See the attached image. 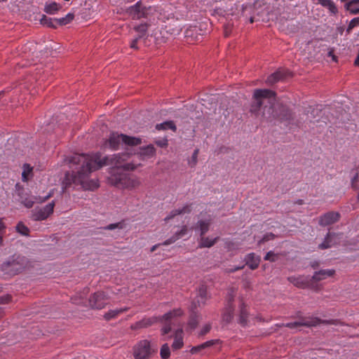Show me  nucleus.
<instances>
[{"instance_id":"obj_1","label":"nucleus","mask_w":359,"mask_h":359,"mask_svg":"<svg viewBox=\"0 0 359 359\" xmlns=\"http://www.w3.org/2000/svg\"><path fill=\"white\" fill-rule=\"evenodd\" d=\"M130 156L126 153L114 154L111 157L101 158L100 154H75L72 157L70 162L81 165L80 170L76 174L67 173L62 184L65 189L72 184H80L86 190L93 191L98 188L99 183L97 180H90L89 175L103 165H111L116 167L109 177V182L119 189H133L140 185V181L137 177L126 172H118V170H133L137 165L128 161Z\"/></svg>"},{"instance_id":"obj_2","label":"nucleus","mask_w":359,"mask_h":359,"mask_svg":"<svg viewBox=\"0 0 359 359\" xmlns=\"http://www.w3.org/2000/svg\"><path fill=\"white\" fill-rule=\"evenodd\" d=\"M253 103L250 111L256 115L259 113L266 118L274 117L273 106L276 101V93L269 89H256L253 93Z\"/></svg>"},{"instance_id":"obj_3","label":"nucleus","mask_w":359,"mask_h":359,"mask_svg":"<svg viewBox=\"0 0 359 359\" xmlns=\"http://www.w3.org/2000/svg\"><path fill=\"white\" fill-rule=\"evenodd\" d=\"M140 143L141 140L138 137L128 136L118 133H111L109 138L103 142L102 147L116 150L123 145L136 146Z\"/></svg>"},{"instance_id":"obj_4","label":"nucleus","mask_w":359,"mask_h":359,"mask_svg":"<svg viewBox=\"0 0 359 359\" xmlns=\"http://www.w3.org/2000/svg\"><path fill=\"white\" fill-rule=\"evenodd\" d=\"M29 261L24 257L12 258L1 265V269L5 275L15 276L29 267Z\"/></svg>"},{"instance_id":"obj_5","label":"nucleus","mask_w":359,"mask_h":359,"mask_svg":"<svg viewBox=\"0 0 359 359\" xmlns=\"http://www.w3.org/2000/svg\"><path fill=\"white\" fill-rule=\"evenodd\" d=\"M55 202L47 204L43 208H36L32 212L31 219L34 221H42L46 219L53 214Z\"/></svg>"},{"instance_id":"obj_6","label":"nucleus","mask_w":359,"mask_h":359,"mask_svg":"<svg viewBox=\"0 0 359 359\" xmlns=\"http://www.w3.org/2000/svg\"><path fill=\"white\" fill-rule=\"evenodd\" d=\"M109 303V297L104 292H95L89 299L90 306L93 309H102Z\"/></svg>"},{"instance_id":"obj_7","label":"nucleus","mask_w":359,"mask_h":359,"mask_svg":"<svg viewBox=\"0 0 359 359\" xmlns=\"http://www.w3.org/2000/svg\"><path fill=\"white\" fill-rule=\"evenodd\" d=\"M150 344L147 340L140 341L134 347V357L135 359H146L151 354Z\"/></svg>"},{"instance_id":"obj_8","label":"nucleus","mask_w":359,"mask_h":359,"mask_svg":"<svg viewBox=\"0 0 359 359\" xmlns=\"http://www.w3.org/2000/svg\"><path fill=\"white\" fill-rule=\"evenodd\" d=\"M150 10V7L147 8L145 6H142L141 2H137L135 5L129 7L127 9V13L133 19H140L141 18L146 17Z\"/></svg>"},{"instance_id":"obj_9","label":"nucleus","mask_w":359,"mask_h":359,"mask_svg":"<svg viewBox=\"0 0 359 359\" xmlns=\"http://www.w3.org/2000/svg\"><path fill=\"white\" fill-rule=\"evenodd\" d=\"M320 320L317 318H304L299 321L294 322V323H287L285 325L286 327L294 329L297 328L299 326H316L318 324H319Z\"/></svg>"},{"instance_id":"obj_10","label":"nucleus","mask_w":359,"mask_h":359,"mask_svg":"<svg viewBox=\"0 0 359 359\" xmlns=\"http://www.w3.org/2000/svg\"><path fill=\"white\" fill-rule=\"evenodd\" d=\"M340 218L337 212H329L322 215L319 219V224L321 226H327L337 222Z\"/></svg>"},{"instance_id":"obj_11","label":"nucleus","mask_w":359,"mask_h":359,"mask_svg":"<svg viewBox=\"0 0 359 359\" xmlns=\"http://www.w3.org/2000/svg\"><path fill=\"white\" fill-rule=\"evenodd\" d=\"M339 241V236L335 233H328L324 241L319 245L320 249H327L336 245Z\"/></svg>"},{"instance_id":"obj_12","label":"nucleus","mask_w":359,"mask_h":359,"mask_svg":"<svg viewBox=\"0 0 359 359\" xmlns=\"http://www.w3.org/2000/svg\"><path fill=\"white\" fill-rule=\"evenodd\" d=\"M187 233H188L187 226H183L179 231H177L175 233V235H173L172 237H170V238L165 241L163 243V245H168L170 244H172V243H175L176 241H177L178 239L185 236L187 234Z\"/></svg>"},{"instance_id":"obj_13","label":"nucleus","mask_w":359,"mask_h":359,"mask_svg":"<svg viewBox=\"0 0 359 359\" xmlns=\"http://www.w3.org/2000/svg\"><path fill=\"white\" fill-rule=\"evenodd\" d=\"M183 345V331L182 329H178L175 333L174 341L172 344V348L173 350H178L182 348Z\"/></svg>"},{"instance_id":"obj_14","label":"nucleus","mask_w":359,"mask_h":359,"mask_svg":"<svg viewBox=\"0 0 359 359\" xmlns=\"http://www.w3.org/2000/svg\"><path fill=\"white\" fill-rule=\"evenodd\" d=\"M335 273L334 269H325L316 271L313 276V279L316 281H320L327 278V277L332 276Z\"/></svg>"},{"instance_id":"obj_15","label":"nucleus","mask_w":359,"mask_h":359,"mask_svg":"<svg viewBox=\"0 0 359 359\" xmlns=\"http://www.w3.org/2000/svg\"><path fill=\"white\" fill-rule=\"evenodd\" d=\"M246 264L252 270L257 269L259 264L260 258L255 253H250L245 257Z\"/></svg>"},{"instance_id":"obj_16","label":"nucleus","mask_w":359,"mask_h":359,"mask_svg":"<svg viewBox=\"0 0 359 359\" xmlns=\"http://www.w3.org/2000/svg\"><path fill=\"white\" fill-rule=\"evenodd\" d=\"M62 8V6L56 3V2H49L46 3L44 7V11L50 15H55L56 14L60 9Z\"/></svg>"},{"instance_id":"obj_17","label":"nucleus","mask_w":359,"mask_h":359,"mask_svg":"<svg viewBox=\"0 0 359 359\" xmlns=\"http://www.w3.org/2000/svg\"><path fill=\"white\" fill-rule=\"evenodd\" d=\"M190 207L189 205H184L182 208H176L170 212L169 215L165 218V221H168L176 215L184 214L190 212Z\"/></svg>"},{"instance_id":"obj_18","label":"nucleus","mask_w":359,"mask_h":359,"mask_svg":"<svg viewBox=\"0 0 359 359\" xmlns=\"http://www.w3.org/2000/svg\"><path fill=\"white\" fill-rule=\"evenodd\" d=\"M217 239L218 237L212 238L209 237H204L203 236L201 237L200 241L198 243V246L200 248H210L216 243Z\"/></svg>"},{"instance_id":"obj_19","label":"nucleus","mask_w":359,"mask_h":359,"mask_svg":"<svg viewBox=\"0 0 359 359\" xmlns=\"http://www.w3.org/2000/svg\"><path fill=\"white\" fill-rule=\"evenodd\" d=\"M318 3L322 6L327 8L331 13H337V8L332 0H317Z\"/></svg>"},{"instance_id":"obj_20","label":"nucleus","mask_w":359,"mask_h":359,"mask_svg":"<svg viewBox=\"0 0 359 359\" xmlns=\"http://www.w3.org/2000/svg\"><path fill=\"white\" fill-rule=\"evenodd\" d=\"M127 307L121 308V309H115L109 311L107 313L104 314V318L107 320H111L119 316L121 313L128 311Z\"/></svg>"},{"instance_id":"obj_21","label":"nucleus","mask_w":359,"mask_h":359,"mask_svg":"<svg viewBox=\"0 0 359 359\" xmlns=\"http://www.w3.org/2000/svg\"><path fill=\"white\" fill-rule=\"evenodd\" d=\"M74 18V15L73 13H68L65 17L60 18H54V21L55 22L57 26V25H65L71 22Z\"/></svg>"},{"instance_id":"obj_22","label":"nucleus","mask_w":359,"mask_h":359,"mask_svg":"<svg viewBox=\"0 0 359 359\" xmlns=\"http://www.w3.org/2000/svg\"><path fill=\"white\" fill-rule=\"evenodd\" d=\"M216 341H217L216 340H210V341H205L198 346H194L191 349V353L192 354L196 353L205 348L212 346L213 344H215Z\"/></svg>"},{"instance_id":"obj_23","label":"nucleus","mask_w":359,"mask_h":359,"mask_svg":"<svg viewBox=\"0 0 359 359\" xmlns=\"http://www.w3.org/2000/svg\"><path fill=\"white\" fill-rule=\"evenodd\" d=\"M210 220H201L197 223L196 229L200 231L201 236H203L209 229Z\"/></svg>"},{"instance_id":"obj_24","label":"nucleus","mask_w":359,"mask_h":359,"mask_svg":"<svg viewBox=\"0 0 359 359\" xmlns=\"http://www.w3.org/2000/svg\"><path fill=\"white\" fill-rule=\"evenodd\" d=\"M183 314L181 309H176L170 312L165 313L163 316V320H170L175 317L180 316Z\"/></svg>"},{"instance_id":"obj_25","label":"nucleus","mask_w":359,"mask_h":359,"mask_svg":"<svg viewBox=\"0 0 359 359\" xmlns=\"http://www.w3.org/2000/svg\"><path fill=\"white\" fill-rule=\"evenodd\" d=\"M282 77L283 74L280 72H274L266 79V83L269 85H272L280 80Z\"/></svg>"},{"instance_id":"obj_26","label":"nucleus","mask_w":359,"mask_h":359,"mask_svg":"<svg viewBox=\"0 0 359 359\" xmlns=\"http://www.w3.org/2000/svg\"><path fill=\"white\" fill-rule=\"evenodd\" d=\"M233 309L231 306H227L222 316V320L226 323H230L233 319Z\"/></svg>"},{"instance_id":"obj_27","label":"nucleus","mask_w":359,"mask_h":359,"mask_svg":"<svg viewBox=\"0 0 359 359\" xmlns=\"http://www.w3.org/2000/svg\"><path fill=\"white\" fill-rule=\"evenodd\" d=\"M248 322V311L244 305H241L239 315V323L245 325Z\"/></svg>"},{"instance_id":"obj_28","label":"nucleus","mask_w":359,"mask_h":359,"mask_svg":"<svg viewBox=\"0 0 359 359\" xmlns=\"http://www.w3.org/2000/svg\"><path fill=\"white\" fill-rule=\"evenodd\" d=\"M40 22L41 25L47 26L48 27H57V25L54 21V18H48L44 15L41 18Z\"/></svg>"},{"instance_id":"obj_29","label":"nucleus","mask_w":359,"mask_h":359,"mask_svg":"<svg viewBox=\"0 0 359 359\" xmlns=\"http://www.w3.org/2000/svg\"><path fill=\"white\" fill-rule=\"evenodd\" d=\"M156 128L157 130L171 129L175 131L176 130V126L172 121H165L162 123L157 124Z\"/></svg>"},{"instance_id":"obj_30","label":"nucleus","mask_w":359,"mask_h":359,"mask_svg":"<svg viewBox=\"0 0 359 359\" xmlns=\"http://www.w3.org/2000/svg\"><path fill=\"white\" fill-rule=\"evenodd\" d=\"M140 154L144 157L149 158L155 154V149L152 145H148L142 149Z\"/></svg>"},{"instance_id":"obj_31","label":"nucleus","mask_w":359,"mask_h":359,"mask_svg":"<svg viewBox=\"0 0 359 359\" xmlns=\"http://www.w3.org/2000/svg\"><path fill=\"white\" fill-rule=\"evenodd\" d=\"M208 299L207 290L204 287L199 289L198 294L197 296V301L200 304H205V300Z\"/></svg>"},{"instance_id":"obj_32","label":"nucleus","mask_w":359,"mask_h":359,"mask_svg":"<svg viewBox=\"0 0 359 359\" xmlns=\"http://www.w3.org/2000/svg\"><path fill=\"white\" fill-rule=\"evenodd\" d=\"M289 281L291 282L294 285L298 287H303L306 285V283L301 277H290Z\"/></svg>"},{"instance_id":"obj_33","label":"nucleus","mask_w":359,"mask_h":359,"mask_svg":"<svg viewBox=\"0 0 359 359\" xmlns=\"http://www.w3.org/2000/svg\"><path fill=\"white\" fill-rule=\"evenodd\" d=\"M32 171V168L27 164H25L23 166V171L22 173V179L24 182H27L29 180V175Z\"/></svg>"},{"instance_id":"obj_34","label":"nucleus","mask_w":359,"mask_h":359,"mask_svg":"<svg viewBox=\"0 0 359 359\" xmlns=\"http://www.w3.org/2000/svg\"><path fill=\"white\" fill-rule=\"evenodd\" d=\"M17 231L23 236H28L29 233V228L25 226L22 222H19L16 226Z\"/></svg>"},{"instance_id":"obj_35","label":"nucleus","mask_w":359,"mask_h":359,"mask_svg":"<svg viewBox=\"0 0 359 359\" xmlns=\"http://www.w3.org/2000/svg\"><path fill=\"white\" fill-rule=\"evenodd\" d=\"M160 355L163 359H167L170 355V347L168 344H163L160 351Z\"/></svg>"},{"instance_id":"obj_36","label":"nucleus","mask_w":359,"mask_h":359,"mask_svg":"<svg viewBox=\"0 0 359 359\" xmlns=\"http://www.w3.org/2000/svg\"><path fill=\"white\" fill-rule=\"evenodd\" d=\"M11 300V297L9 295H4L0 297V305L8 303ZM4 310L1 306H0V318L3 316Z\"/></svg>"},{"instance_id":"obj_37","label":"nucleus","mask_w":359,"mask_h":359,"mask_svg":"<svg viewBox=\"0 0 359 359\" xmlns=\"http://www.w3.org/2000/svg\"><path fill=\"white\" fill-rule=\"evenodd\" d=\"M135 29L140 33L138 36H141V37L143 36V34L146 32L147 30V24H140L136 27H135Z\"/></svg>"},{"instance_id":"obj_38","label":"nucleus","mask_w":359,"mask_h":359,"mask_svg":"<svg viewBox=\"0 0 359 359\" xmlns=\"http://www.w3.org/2000/svg\"><path fill=\"white\" fill-rule=\"evenodd\" d=\"M198 154V149H195L192 154L191 159L189 162L190 166L194 167L196 165V164L197 163Z\"/></svg>"},{"instance_id":"obj_39","label":"nucleus","mask_w":359,"mask_h":359,"mask_svg":"<svg viewBox=\"0 0 359 359\" xmlns=\"http://www.w3.org/2000/svg\"><path fill=\"white\" fill-rule=\"evenodd\" d=\"M359 181V172H356L355 175L352 177L351 184L353 189H358L359 188L358 182Z\"/></svg>"},{"instance_id":"obj_40","label":"nucleus","mask_w":359,"mask_h":359,"mask_svg":"<svg viewBox=\"0 0 359 359\" xmlns=\"http://www.w3.org/2000/svg\"><path fill=\"white\" fill-rule=\"evenodd\" d=\"M277 255L274 254L272 251H270L266 253V256L264 257L265 260H269L271 262H275L276 260Z\"/></svg>"},{"instance_id":"obj_41","label":"nucleus","mask_w":359,"mask_h":359,"mask_svg":"<svg viewBox=\"0 0 359 359\" xmlns=\"http://www.w3.org/2000/svg\"><path fill=\"white\" fill-rule=\"evenodd\" d=\"M34 203L35 201L31 198H25L22 201V203L27 208H31Z\"/></svg>"},{"instance_id":"obj_42","label":"nucleus","mask_w":359,"mask_h":359,"mask_svg":"<svg viewBox=\"0 0 359 359\" xmlns=\"http://www.w3.org/2000/svg\"><path fill=\"white\" fill-rule=\"evenodd\" d=\"M359 25V17L352 19L348 25V31Z\"/></svg>"},{"instance_id":"obj_43","label":"nucleus","mask_w":359,"mask_h":359,"mask_svg":"<svg viewBox=\"0 0 359 359\" xmlns=\"http://www.w3.org/2000/svg\"><path fill=\"white\" fill-rule=\"evenodd\" d=\"M120 227V224L119 223H114V224H111L108 226H107L106 227H104V229L106 230H114L116 228H118Z\"/></svg>"},{"instance_id":"obj_44","label":"nucleus","mask_w":359,"mask_h":359,"mask_svg":"<svg viewBox=\"0 0 359 359\" xmlns=\"http://www.w3.org/2000/svg\"><path fill=\"white\" fill-rule=\"evenodd\" d=\"M210 328H211V327H210V325H209V324L204 325L201 331V335L205 334L210 330Z\"/></svg>"},{"instance_id":"obj_45","label":"nucleus","mask_w":359,"mask_h":359,"mask_svg":"<svg viewBox=\"0 0 359 359\" xmlns=\"http://www.w3.org/2000/svg\"><path fill=\"white\" fill-rule=\"evenodd\" d=\"M140 38H141V36H137L135 39H133L130 42V46L131 48H133V49H137V41L139 40Z\"/></svg>"},{"instance_id":"obj_46","label":"nucleus","mask_w":359,"mask_h":359,"mask_svg":"<svg viewBox=\"0 0 359 359\" xmlns=\"http://www.w3.org/2000/svg\"><path fill=\"white\" fill-rule=\"evenodd\" d=\"M198 323V320L191 319V320H190V321L189 323V325L191 327V329H195Z\"/></svg>"},{"instance_id":"obj_47","label":"nucleus","mask_w":359,"mask_h":359,"mask_svg":"<svg viewBox=\"0 0 359 359\" xmlns=\"http://www.w3.org/2000/svg\"><path fill=\"white\" fill-rule=\"evenodd\" d=\"M6 229V225L3 222L2 219H0V234H4Z\"/></svg>"},{"instance_id":"obj_48","label":"nucleus","mask_w":359,"mask_h":359,"mask_svg":"<svg viewBox=\"0 0 359 359\" xmlns=\"http://www.w3.org/2000/svg\"><path fill=\"white\" fill-rule=\"evenodd\" d=\"M274 238V235L273 233H267L263 238V241H269Z\"/></svg>"},{"instance_id":"obj_49","label":"nucleus","mask_w":359,"mask_h":359,"mask_svg":"<svg viewBox=\"0 0 359 359\" xmlns=\"http://www.w3.org/2000/svg\"><path fill=\"white\" fill-rule=\"evenodd\" d=\"M358 3H359V0H353L346 4V8L349 9V8L353 7V5L358 4Z\"/></svg>"},{"instance_id":"obj_50","label":"nucleus","mask_w":359,"mask_h":359,"mask_svg":"<svg viewBox=\"0 0 359 359\" xmlns=\"http://www.w3.org/2000/svg\"><path fill=\"white\" fill-rule=\"evenodd\" d=\"M358 3H359V0H353L346 4V8L349 9V8L353 7V5L358 4Z\"/></svg>"},{"instance_id":"obj_51","label":"nucleus","mask_w":359,"mask_h":359,"mask_svg":"<svg viewBox=\"0 0 359 359\" xmlns=\"http://www.w3.org/2000/svg\"><path fill=\"white\" fill-rule=\"evenodd\" d=\"M171 328L170 325H165L162 328L163 334H168L170 331Z\"/></svg>"},{"instance_id":"obj_52","label":"nucleus","mask_w":359,"mask_h":359,"mask_svg":"<svg viewBox=\"0 0 359 359\" xmlns=\"http://www.w3.org/2000/svg\"><path fill=\"white\" fill-rule=\"evenodd\" d=\"M348 10L350 11V12L353 14H358L359 13V8H353V7H351V8H349V9H348Z\"/></svg>"},{"instance_id":"obj_53","label":"nucleus","mask_w":359,"mask_h":359,"mask_svg":"<svg viewBox=\"0 0 359 359\" xmlns=\"http://www.w3.org/2000/svg\"><path fill=\"white\" fill-rule=\"evenodd\" d=\"M53 194L51 192H50L48 195H46L41 201H40L39 202H44L46 201V200H48L49 198H50L52 196Z\"/></svg>"},{"instance_id":"obj_54","label":"nucleus","mask_w":359,"mask_h":359,"mask_svg":"<svg viewBox=\"0 0 359 359\" xmlns=\"http://www.w3.org/2000/svg\"><path fill=\"white\" fill-rule=\"evenodd\" d=\"M159 245H160V244L154 245L151 248V252L155 251V250H156V248H157Z\"/></svg>"},{"instance_id":"obj_55","label":"nucleus","mask_w":359,"mask_h":359,"mask_svg":"<svg viewBox=\"0 0 359 359\" xmlns=\"http://www.w3.org/2000/svg\"><path fill=\"white\" fill-rule=\"evenodd\" d=\"M4 235V234H0V245H2Z\"/></svg>"},{"instance_id":"obj_56","label":"nucleus","mask_w":359,"mask_h":359,"mask_svg":"<svg viewBox=\"0 0 359 359\" xmlns=\"http://www.w3.org/2000/svg\"><path fill=\"white\" fill-rule=\"evenodd\" d=\"M328 55L330 56V57H332V55H334L333 51L332 50L329 51Z\"/></svg>"},{"instance_id":"obj_57","label":"nucleus","mask_w":359,"mask_h":359,"mask_svg":"<svg viewBox=\"0 0 359 359\" xmlns=\"http://www.w3.org/2000/svg\"><path fill=\"white\" fill-rule=\"evenodd\" d=\"M332 60H334V61H336V60H337V57H336V56H335L334 55H332Z\"/></svg>"},{"instance_id":"obj_58","label":"nucleus","mask_w":359,"mask_h":359,"mask_svg":"<svg viewBox=\"0 0 359 359\" xmlns=\"http://www.w3.org/2000/svg\"><path fill=\"white\" fill-rule=\"evenodd\" d=\"M250 23H252V22H254L253 18H250Z\"/></svg>"},{"instance_id":"obj_59","label":"nucleus","mask_w":359,"mask_h":359,"mask_svg":"<svg viewBox=\"0 0 359 359\" xmlns=\"http://www.w3.org/2000/svg\"><path fill=\"white\" fill-rule=\"evenodd\" d=\"M151 323H148V324H150ZM144 325H147V323H144Z\"/></svg>"},{"instance_id":"obj_60","label":"nucleus","mask_w":359,"mask_h":359,"mask_svg":"<svg viewBox=\"0 0 359 359\" xmlns=\"http://www.w3.org/2000/svg\"><path fill=\"white\" fill-rule=\"evenodd\" d=\"M1 96V93H0V97Z\"/></svg>"}]
</instances>
